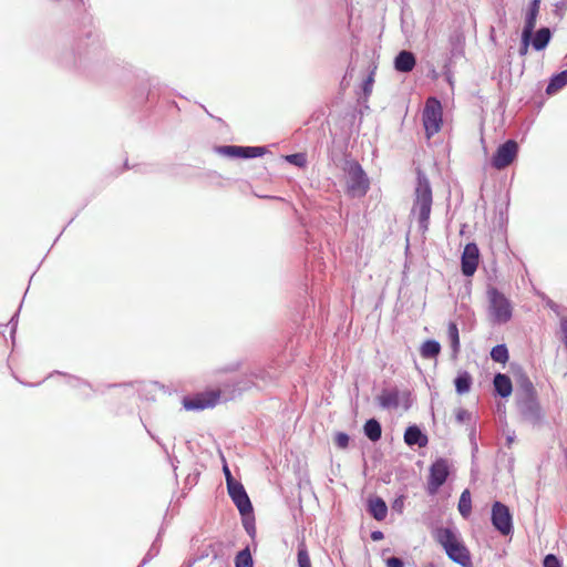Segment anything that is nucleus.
Returning a JSON list of instances; mask_svg holds the SVG:
<instances>
[{
  "mask_svg": "<svg viewBox=\"0 0 567 567\" xmlns=\"http://www.w3.org/2000/svg\"><path fill=\"white\" fill-rule=\"evenodd\" d=\"M286 161L298 167H303L307 163L306 155L303 153H296L286 156Z\"/></svg>",
  "mask_w": 567,
  "mask_h": 567,
  "instance_id": "7c9ffc66",
  "label": "nucleus"
},
{
  "mask_svg": "<svg viewBox=\"0 0 567 567\" xmlns=\"http://www.w3.org/2000/svg\"><path fill=\"white\" fill-rule=\"evenodd\" d=\"M386 567H404V564L399 557H390L386 559Z\"/></svg>",
  "mask_w": 567,
  "mask_h": 567,
  "instance_id": "c9c22d12",
  "label": "nucleus"
},
{
  "mask_svg": "<svg viewBox=\"0 0 567 567\" xmlns=\"http://www.w3.org/2000/svg\"><path fill=\"white\" fill-rule=\"evenodd\" d=\"M464 40V37L461 33H455L451 37V43L453 45L461 44Z\"/></svg>",
  "mask_w": 567,
  "mask_h": 567,
  "instance_id": "58836bf2",
  "label": "nucleus"
},
{
  "mask_svg": "<svg viewBox=\"0 0 567 567\" xmlns=\"http://www.w3.org/2000/svg\"><path fill=\"white\" fill-rule=\"evenodd\" d=\"M478 259H480V250L476 244L470 243L465 246L461 266H462V272L464 276H473L474 272L477 269L478 266Z\"/></svg>",
  "mask_w": 567,
  "mask_h": 567,
  "instance_id": "ddd939ff",
  "label": "nucleus"
},
{
  "mask_svg": "<svg viewBox=\"0 0 567 567\" xmlns=\"http://www.w3.org/2000/svg\"><path fill=\"white\" fill-rule=\"evenodd\" d=\"M493 384H494V389H495L496 393L498 395H501L502 398H507L512 394L513 385H512V381L508 375L503 374V373H497L494 377Z\"/></svg>",
  "mask_w": 567,
  "mask_h": 567,
  "instance_id": "2eb2a0df",
  "label": "nucleus"
},
{
  "mask_svg": "<svg viewBox=\"0 0 567 567\" xmlns=\"http://www.w3.org/2000/svg\"><path fill=\"white\" fill-rule=\"evenodd\" d=\"M449 476V464L444 458L434 462L430 468V476L427 482V492L434 495L439 488L445 483Z\"/></svg>",
  "mask_w": 567,
  "mask_h": 567,
  "instance_id": "6e6552de",
  "label": "nucleus"
},
{
  "mask_svg": "<svg viewBox=\"0 0 567 567\" xmlns=\"http://www.w3.org/2000/svg\"><path fill=\"white\" fill-rule=\"evenodd\" d=\"M488 298V316L493 323H506L512 318V303L511 301L496 288L487 290Z\"/></svg>",
  "mask_w": 567,
  "mask_h": 567,
  "instance_id": "7ed1b4c3",
  "label": "nucleus"
},
{
  "mask_svg": "<svg viewBox=\"0 0 567 567\" xmlns=\"http://www.w3.org/2000/svg\"><path fill=\"white\" fill-rule=\"evenodd\" d=\"M441 351V344L435 340H426L420 350L422 358L433 359L439 355Z\"/></svg>",
  "mask_w": 567,
  "mask_h": 567,
  "instance_id": "a878e982",
  "label": "nucleus"
},
{
  "mask_svg": "<svg viewBox=\"0 0 567 567\" xmlns=\"http://www.w3.org/2000/svg\"><path fill=\"white\" fill-rule=\"evenodd\" d=\"M567 84V70L554 75L547 85L546 93L555 94Z\"/></svg>",
  "mask_w": 567,
  "mask_h": 567,
  "instance_id": "b1692460",
  "label": "nucleus"
},
{
  "mask_svg": "<svg viewBox=\"0 0 567 567\" xmlns=\"http://www.w3.org/2000/svg\"><path fill=\"white\" fill-rule=\"evenodd\" d=\"M455 389L458 394H465L471 390L472 377L468 372H460L454 380Z\"/></svg>",
  "mask_w": 567,
  "mask_h": 567,
  "instance_id": "393cba45",
  "label": "nucleus"
},
{
  "mask_svg": "<svg viewBox=\"0 0 567 567\" xmlns=\"http://www.w3.org/2000/svg\"><path fill=\"white\" fill-rule=\"evenodd\" d=\"M551 32L548 28L539 29L532 40L533 48L537 51L544 50L549 43Z\"/></svg>",
  "mask_w": 567,
  "mask_h": 567,
  "instance_id": "412c9836",
  "label": "nucleus"
},
{
  "mask_svg": "<svg viewBox=\"0 0 567 567\" xmlns=\"http://www.w3.org/2000/svg\"><path fill=\"white\" fill-rule=\"evenodd\" d=\"M436 542L445 549L450 559L462 567H471V555L460 536L451 528H439L435 532Z\"/></svg>",
  "mask_w": 567,
  "mask_h": 567,
  "instance_id": "f03ea898",
  "label": "nucleus"
},
{
  "mask_svg": "<svg viewBox=\"0 0 567 567\" xmlns=\"http://www.w3.org/2000/svg\"><path fill=\"white\" fill-rule=\"evenodd\" d=\"M532 35H533V33H530V32H525V31L522 32V44L519 48V55L524 56L527 54L528 48L530 44V40H532Z\"/></svg>",
  "mask_w": 567,
  "mask_h": 567,
  "instance_id": "2f4dec72",
  "label": "nucleus"
},
{
  "mask_svg": "<svg viewBox=\"0 0 567 567\" xmlns=\"http://www.w3.org/2000/svg\"><path fill=\"white\" fill-rule=\"evenodd\" d=\"M416 174L417 183L414 190L411 215L417 218L420 229L422 233H425L429 229V220L433 203L432 188L430 181L421 169H417Z\"/></svg>",
  "mask_w": 567,
  "mask_h": 567,
  "instance_id": "f257e3e1",
  "label": "nucleus"
},
{
  "mask_svg": "<svg viewBox=\"0 0 567 567\" xmlns=\"http://www.w3.org/2000/svg\"><path fill=\"white\" fill-rule=\"evenodd\" d=\"M544 567H561V565L555 555L549 554L544 559Z\"/></svg>",
  "mask_w": 567,
  "mask_h": 567,
  "instance_id": "f704fd0d",
  "label": "nucleus"
},
{
  "mask_svg": "<svg viewBox=\"0 0 567 567\" xmlns=\"http://www.w3.org/2000/svg\"><path fill=\"white\" fill-rule=\"evenodd\" d=\"M536 395L535 388L532 381L526 375H520L518 386L516 390V399Z\"/></svg>",
  "mask_w": 567,
  "mask_h": 567,
  "instance_id": "6ab92c4d",
  "label": "nucleus"
},
{
  "mask_svg": "<svg viewBox=\"0 0 567 567\" xmlns=\"http://www.w3.org/2000/svg\"><path fill=\"white\" fill-rule=\"evenodd\" d=\"M517 405L522 416L526 421L533 424L540 421L542 412L536 395L517 399Z\"/></svg>",
  "mask_w": 567,
  "mask_h": 567,
  "instance_id": "9b49d317",
  "label": "nucleus"
},
{
  "mask_svg": "<svg viewBox=\"0 0 567 567\" xmlns=\"http://www.w3.org/2000/svg\"><path fill=\"white\" fill-rule=\"evenodd\" d=\"M560 328L564 333V343L567 348V319H563L560 322Z\"/></svg>",
  "mask_w": 567,
  "mask_h": 567,
  "instance_id": "ea45409f",
  "label": "nucleus"
},
{
  "mask_svg": "<svg viewBox=\"0 0 567 567\" xmlns=\"http://www.w3.org/2000/svg\"><path fill=\"white\" fill-rule=\"evenodd\" d=\"M423 125L427 138H431L441 130L442 125V105L435 97L427 99L423 114Z\"/></svg>",
  "mask_w": 567,
  "mask_h": 567,
  "instance_id": "39448f33",
  "label": "nucleus"
},
{
  "mask_svg": "<svg viewBox=\"0 0 567 567\" xmlns=\"http://www.w3.org/2000/svg\"><path fill=\"white\" fill-rule=\"evenodd\" d=\"M493 526L503 535H508L513 530L512 515L506 505L495 502L492 507Z\"/></svg>",
  "mask_w": 567,
  "mask_h": 567,
  "instance_id": "0eeeda50",
  "label": "nucleus"
},
{
  "mask_svg": "<svg viewBox=\"0 0 567 567\" xmlns=\"http://www.w3.org/2000/svg\"><path fill=\"white\" fill-rule=\"evenodd\" d=\"M364 434L365 436L371 440L372 442H377L381 439L382 429L379 421L375 419H370L364 424Z\"/></svg>",
  "mask_w": 567,
  "mask_h": 567,
  "instance_id": "5701e85b",
  "label": "nucleus"
},
{
  "mask_svg": "<svg viewBox=\"0 0 567 567\" xmlns=\"http://www.w3.org/2000/svg\"><path fill=\"white\" fill-rule=\"evenodd\" d=\"M228 494L243 516L252 513V505L241 483H230Z\"/></svg>",
  "mask_w": 567,
  "mask_h": 567,
  "instance_id": "1a4fd4ad",
  "label": "nucleus"
},
{
  "mask_svg": "<svg viewBox=\"0 0 567 567\" xmlns=\"http://www.w3.org/2000/svg\"><path fill=\"white\" fill-rule=\"evenodd\" d=\"M219 391H212L208 393L198 394L194 398H184L183 406L187 411L205 410L213 408L219 400Z\"/></svg>",
  "mask_w": 567,
  "mask_h": 567,
  "instance_id": "9d476101",
  "label": "nucleus"
},
{
  "mask_svg": "<svg viewBox=\"0 0 567 567\" xmlns=\"http://www.w3.org/2000/svg\"><path fill=\"white\" fill-rule=\"evenodd\" d=\"M369 512L377 520H383L388 513L385 502L380 497L371 498L369 501Z\"/></svg>",
  "mask_w": 567,
  "mask_h": 567,
  "instance_id": "f3484780",
  "label": "nucleus"
},
{
  "mask_svg": "<svg viewBox=\"0 0 567 567\" xmlns=\"http://www.w3.org/2000/svg\"><path fill=\"white\" fill-rule=\"evenodd\" d=\"M416 64L415 55L411 51L403 50L394 59V69L398 72H411Z\"/></svg>",
  "mask_w": 567,
  "mask_h": 567,
  "instance_id": "4468645a",
  "label": "nucleus"
},
{
  "mask_svg": "<svg viewBox=\"0 0 567 567\" xmlns=\"http://www.w3.org/2000/svg\"><path fill=\"white\" fill-rule=\"evenodd\" d=\"M539 6H540L539 0L532 1L528 12L526 14L523 31L533 33L535 25H536L537 16L539 12Z\"/></svg>",
  "mask_w": 567,
  "mask_h": 567,
  "instance_id": "a211bd4d",
  "label": "nucleus"
},
{
  "mask_svg": "<svg viewBox=\"0 0 567 567\" xmlns=\"http://www.w3.org/2000/svg\"><path fill=\"white\" fill-rule=\"evenodd\" d=\"M447 336L452 348V358L456 359L460 352V334L456 323L450 322L447 328Z\"/></svg>",
  "mask_w": 567,
  "mask_h": 567,
  "instance_id": "4be33fe9",
  "label": "nucleus"
},
{
  "mask_svg": "<svg viewBox=\"0 0 567 567\" xmlns=\"http://www.w3.org/2000/svg\"><path fill=\"white\" fill-rule=\"evenodd\" d=\"M371 538H372L373 540H380V539H382V538H383V533H382V532H380V530L373 532V533L371 534Z\"/></svg>",
  "mask_w": 567,
  "mask_h": 567,
  "instance_id": "a19ab883",
  "label": "nucleus"
},
{
  "mask_svg": "<svg viewBox=\"0 0 567 567\" xmlns=\"http://www.w3.org/2000/svg\"><path fill=\"white\" fill-rule=\"evenodd\" d=\"M349 435L343 432H338L334 436V443L339 449H347L349 446Z\"/></svg>",
  "mask_w": 567,
  "mask_h": 567,
  "instance_id": "473e14b6",
  "label": "nucleus"
},
{
  "mask_svg": "<svg viewBox=\"0 0 567 567\" xmlns=\"http://www.w3.org/2000/svg\"><path fill=\"white\" fill-rule=\"evenodd\" d=\"M224 474H225V477H226V483H227V486L230 485V483H236L237 481L233 477L229 468L227 465L224 466Z\"/></svg>",
  "mask_w": 567,
  "mask_h": 567,
  "instance_id": "4c0bfd02",
  "label": "nucleus"
},
{
  "mask_svg": "<svg viewBox=\"0 0 567 567\" xmlns=\"http://www.w3.org/2000/svg\"><path fill=\"white\" fill-rule=\"evenodd\" d=\"M508 350L505 344H497L491 351V358L495 362L506 363L508 360Z\"/></svg>",
  "mask_w": 567,
  "mask_h": 567,
  "instance_id": "cd10ccee",
  "label": "nucleus"
},
{
  "mask_svg": "<svg viewBox=\"0 0 567 567\" xmlns=\"http://www.w3.org/2000/svg\"><path fill=\"white\" fill-rule=\"evenodd\" d=\"M236 567H252V558L249 549L240 550L235 558Z\"/></svg>",
  "mask_w": 567,
  "mask_h": 567,
  "instance_id": "c756f323",
  "label": "nucleus"
},
{
  "mask_svg": "<svg viewBox=\"0 0 567 567\" xmlns=\"http://www.w3.org/2000/svg\"><path fill=\"white\" fill-rule=\"evenodd\" d=\"M402 506H403V501L401 498L395 499V502L393 503V508L394 509L401 511Z\"/></svg>",
  "mask_w": 567,
  "mask_h": 567,
  "instance_id": "79ce46f5",
  "label": "nucleus"
},
{
  "mask_svg": "<svg viewBox=\"0 0 567 567\" xmlns=\"http://www.w3.org/2000/svg\"><path fill=\"white\" fill-rule=\"evenodd\" d=\"M372 85H373V76L370 75L365 81H364V84H363V92L365 95H369L372 91Z\"/></svg>",
  "mask_w": 567,
  "mask_h": 567,
  "instance_id": "e433bc0d",
  "label": "nucleus"
},
{
  "mask_svg": "<svg viewBox=\"0 0 567 567\" xmlns=\"http://www.w3.org/2000/svg\"><path fill=\"white\" fill-rule=\"evenodd\" d=\"M218 153L229 157L254 158L265 154V147L227 145L218 147Z\"/></svg>",
  "mask_w": 567,
  "mask_h": 567,
  "instance_id": "f8f14e48",
  "label": "nucleus"
},
{
  "mask_svg": "<svg viewBox=\"0 0 567 567\" xmlns=\"http://www.w3.org/2000/svg\"><path fill=\"white\" fill-rule=\"evenodd\" d=\"M404 441L408 445H419L423 447L427 444V437L417 426H409L404 433Z\"/></svg>",
  "mask_w": 567,
  "mask_h": 567,
  "instance_id": "dca6fc26",
  "label": "nucleus"
},
{
  "mask_svg": "<svg viewBox=\"0 0 567 567\" xmlns=\"http://www.w3.org/2000/svg\"><path fill=\"white\" fill-rule=\"evenodd\" d=\"M297 561H298V567H311V560L309 557V553L303 543L299 544V546H298Z\"/></svg>",
  "mask_w": 567,
  "mask_h": 567,
  "instance_id": "c85d7f7f",
  "label": "nucleus"
},
{
  "mask_svg": "<svg viewBox=\"0 0 567 567\" xmlns=\"http://www.w3.org/2000/svg\"><path fill=\"white\" fill-rule=\"evenodd\" d=\"M378 401L383 409H395L399 405V394L396 391L384 390L378 396Z\"/></svg>",
  "mask_w": 567,
  "mask_h": 567,
  "instance_id": "aec40b11",
  "label": "nucleus"
},
{
  "mask_svg": "<svg viewBox=\"0 0 567 567\" xmlns=\"http://www.w3.org/2000/svg\"><path fill=\"white\" fill-rule=\"evenodd\" d=\"M518 153V144L508 140L504 144L499 145L492 157V166L496 169H504L509 166L516 158Z\"/></svg>",
  "mask_w": 567,
  "mask_h": 567,
  "instance_id": "423d86ee",
  "label": "nucleus"
},
{
  "mask_svg": "<svg viewBox=\"0 0 567 567\" xmlns=\"http://www.w3.org/2000/svg\"><path fill=\"white\" fill-rule=\"evenodd\" d=\"M347 193L351 197H362L369 189V179L357 162H347L346 167Z\"/></svg>",
  "mask_w": 567,
  "mask_h": 567,
  "instance_id": "20e7f679",
  "label": "nucleus"
},
{
  "mask_svg": "<svg viewBox=\"0 0 567 567\" xmlns=\"http://www.w3.org/2000/svg\"><path fill=\"white\" fill-rule=\"evenodd\" d=\"M458 512L464 517L467 518L472 512V501L471 494L468 489L463 491L458 501Z\"/></svg>",
  "mask_w": 567,
  "mask_h": 567,
  "instance_id": "bb28decb",
  "label": "nucleus"
},
{
  "mask_svg": "<svg viewBox=\"0 0 567 567\" xmlns=\"http://www.w3.org/2000/svg\"><path fill=\"white\" fill-rule=\"evenodd\" d=\"M455 419L457 423L467 422L471 419V413L465 409H457L455 412Z\"/></svg>",
  "mask_w": 567,
  "mask_h": 567,
  "instance_id": "72a5a7b5",
  "label": "nucleus"
}]
</instances>
